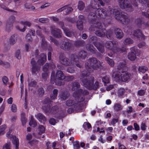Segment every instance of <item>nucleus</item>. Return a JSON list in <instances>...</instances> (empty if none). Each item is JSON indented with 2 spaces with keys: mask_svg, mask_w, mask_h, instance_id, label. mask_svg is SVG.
Wrapping results in <instances>:
<instances>
[{
  "mask_svg": "<svg viewBox=\"0 0 149 149\" xmlns=\"http://www.w3.org/2000/svg\"><path fill=\"white\" fill-rule=\"evenodd\" d=\"M109 12H110V14L113 13L115 15L116 19L120 21L123 24H127L130 22V19L128 14L124 12H120V9H111L107 12L108 13Z\"/></svg>",
  "mask_w": 149,
  "mask_h": 149,
  "instance_id": "1",
  "label": "nucleus"
},
{
  "mask_svg": "<svg viewBox=\"0 0 149 149\" xmlns=\"http://www.w3.org/2000/svg\"><path fill=\"white\" fill-rule=\"evenodd\" d=\"M80 79L84 86L88 89L96 90L99 88L98 81H96L94 84V78L93 76H90L88 78H81Z\"/></svg>",
  "mask_w": 149,
  "mask_h": 149,
  "instance_id": "2",
  "label": "nucleus"
},
{
  "mask_svg": "<svg viewBox=\"0 0 149 149\" xmlns=\"http://www.w3.org/2000/svg\"><path fill=\"white\" fill-rule=\"evenodd\" d=\"M132 78L131 73L127 71H121V73L117 72L114 76L115 80L117 82H128Z\"/></svg>",
  "mask_w": 149,
  "mask_h": 149,
  "instance_id": "3",
  "label": "nucleus"
},
{
  "mask_svg": "<svg viewBox=\"0 0 149 149\" xmlns=\"http://www.w3.org/2000/svg\"><path fill=\"white\" fill-rule=\"evenodd\" d=\"M94 22H95L92 24V26L98 29L95 31V34L100 37H104L105 36V32H104L105 29L104 24L100 22H96L95 21Z\"/></svg>",
  "mask_w": 149,
  "mask_h": 149,
  "instance_id": "4",
  "label": "nucleus"
},
{
  "mask_svg": "<svg viewBox=\"0 0 149 149\" xmlns=\"http://www.w3.org/2000/svg\"><path fill=\"white\" fill-rule=\"evenodd\" d=\"M88 66L90 65V68H92L94 70H97L101 65V63L95 57L89 58L88 61Z\"/></svg>",
  "mask_w": 149,
  "mask_h": 149,
  "instance_id": "5",
  "label": "nucleus"
},
{
  "mask_svg": "<svg viewBox=\"0 0 149 149\" xmlns=\"http://www.w3.org/2000/svg\"><path fill=\"white\" fill-rule=\"evenodd\" d=\"M52 105L51 104H48L47 106H43L42 107V109L44 111L45 113L55 114L58 111V107L57 106H54L52 108L51 107Z\"/></svg>",
  "mask_w": 149,
  "mask_h": 149,
  "instance_id": "6",
  "label": "nucleus"
},
{
  "mask_svg": "<svg viewBox=\"0 0 149 149\" xmlns=\"http://www.w3.org/2000/svg\"><path fill=\"white\" fill-rule=\"evenodd\" d=\"M118 2L121 8L126 9L129 11H132L133 10V6L127 0H118Z\"/></svg>",
  "mask_w": 149,
  "mask_h": 149,
  "instance_id": "7",
  "label": "nucleus"
},
{
  "mask_svg": "<svg viewBox=\"0 0 149 149\" xmlns=\"http://www.w3.org/2000/svg\"><path fill=\"white\" fill-rule=\"evenodd\" d=\"M96 15L101 18H104L107 15V14L106 11L104 9L98 8L96 10L95 13H91L89 14V16H92V19H94Z\"/></svg>",
  "mask_w": 149,
  "mask_h": 149,
  "instance_id": "8",
  "label": "nucleus"
},
{
  "mask_svg": "<svg viewBox=\"0 0 149 149\" xmlns=\"http://www.w3.org/2000/svg\"><path fill=\"white\" fill-rule=\"evenodd\" d=\"M70 65H75L80 68H82L83 64L79 62V58L77 55L74 54H72L70 57Z\"/></svg>",
  "mask_w": 149,
  "mask_h": 149,
  "instance_id": "9",
  "label": "nucleus"
},
{
  "mask_svg": "<svg viewBox=\"0 0 149 149\" xmlns=\"http://www.w3.org/2000/svg\"><path fill=\"white\" fill-rule=\"evenodd\" d=\"M58 57L59 61L61 64L65 66L70 65V60L66 57L64 53H60Z\"/></svg>",
  "mask_w": 149,
  "mask_h": 149,
  "instance_id": "10",
  "label": "nucleus"
},
{
  "mask_svg": "<svg viewBox=\"0 0 149 149\" xmlns=\"http://www.w3.org/2000/svg\"><path fill=\"white\" fill-rule=\"evenodd\" d=\"M60 48L64 51H69L71 49L72 44L69 41H62L60 43Z\"/></svg>",
  "mask_w": 149,
  "mask_h": 149,
  "instance_id": "11",
  "label": "nucleus"
},
{
  "mask_svg": "<svg viewBox=\"0 0 149 149\" xmlns=\"http://www.w3.org/2000/svg\"><path fill=\"white\" fill-rule=\"evenodd\" d=\"M11 131L12 130L10 129L9 131L6 134V136L9 138H11L12 137L13 139L12 140V143L15 146V148L16 149H19V143L18 139L15 136H12L10 134Z\"/></svg>",
  "mask_w": 149,
  "mask_h": 149,
  "instance_id": "12",
  "label": "nucleus"
},
{
  "mask_svg": "<svg viewBox=\"0 0 149 149\" xmlns=\"http://www.w3.org/2000/svg\"><path fill=\"white\" fill-rule=\"evenodd\" d=\"M50 29L51 33L54 36L58 38L62 37V33L60 29L52 26L50 27Z\"/></svg>",
  "mask_w": 149,
  "mask_h": 149,
  "instance_id": "13",
  "label": "nucleus"
},
{
  "mask_svg": "<svg viewBox=\"0 0 149 149\" xmlns=\"http://www.w3.org/2000/svg\"><path fill=\"white\" fill-rule=\"evenodd\" d=\"M131 52L128 53V58L131 61H134L136 58L135 53L137 49L135 47H132L130 49Z\"/></svg>",
  "mask_w": 149,
  "mask_h": 149,
  "instance_id": "14",
  "label": "nucleus"
},
{
  "mask_svg": "<svg viewBox=\"0 0 149 149\" xmlns=\"http://www.w3.org/2000/svg\"><path fill=\"white\" fill-rule=\"evenodd\" d=\"M88 63H86L85 64V66L87 71L85 70H83L81 72V75L82 77H87L90 74V72L91 71V68H90V65L88 66Z\"/></svg>",
  "mask_w": 149,
  "mask_h": 149,
  "instance_id": "15",
  "label": "nucleus"
},
{
  "mask_svg": "<svg viewBox=\"0 0 149 149\" xmlns=\"http://www.w3.org/2000/svg\"><path fill=\"white\" fill-rule=\"evenodd\" d=\"M47 56L46 54L45 53L41 54L39 56L38 62L39 64L41 65H43L46 60Z\"/></svg>",
  "mask_w": 149,
  "mask_h": 149,
  "instance_id": "16",
  "label": "nucleus"
},
{
  "mask_svg": "<svg viewBox=\"0 0 149 149\" xmlns=\"http://www.w3.org/2000/svg\"><path fill=\"white\" fill-rule=\"evenodd\" d=\"M114 31L116 38H117L120 39L123 37L124 33L121 29L116 28L115 29Z\"/></svg>",
  "mask_w": 149,
  "mask_h": 149,
  "instance_id": "17",
  "label": "nucleus"
},
{
  "mask_svg": "<svg viewBox=\"0 0 149 149\" xmlns=\"http://www.w3.org/2000/svg\"><path fill=\"white\" fill-rule=\"evenodd\" d=\"M56 79L60 80H62L64 79L65 78V76L63 72L61 70H57L56 74Z\"/></svg>",
  "mask_w": 149,
  "mask_h": 149,
  "instance_id": "18",
  "label": "nucleus"
},
{
  "mask_svg": "<svg viewBox=\"0 0 149 149\" xmlns=\"http://www.w3.org/2000/svg\"><path fill=\"white\" fill-rule=\"evenodd\" d=\"M31 63L32 65V71L33 73H35L38 71V67L37 65V64L34 58H32L31 61Z\"/></svg>",
  "mask_w": 149,
  "mask_h": 149,
  "instance_id": "19",
  "label": "nucleus"
},
{
  "mask_svg": "<svg viewBox=\"0 0 149 149\" xmlns=\"http://www.w3.org/2000/svg\"><path fill=\"white\" fill-rule=\"evenodd\" d=\"M36 118L41 123H43L46 121V119L45 116L40 113H38L35 116Z\"/></svg>",
  "mask_w": 149,
  "mask_h": 149,
  "instance_id": "20",
  "label": "nucleus"
},
{
  "mask_svg": "<svg viewBox=\"0 0 149 149\" xmlns=\"http://www.w3.org/2000/svg\"><path fill=\"white\" fill-rule=\"evenodd\" d=\"M81 102H79L75 103L74 106V109L77 112L81 111L82 109L81 105Z\"/></svg>",
  "mask_w": 149,
  "mask_h": 149,
  "instance_id": "21",
  "label": "nucleus"
},
{
  "mask_svg": "<svg viewBox=\"0 0 149 149\" xmlns=\"http://www.w3.org/2000/svg\"><path fill=\"white\" fill-rule=\"evenodd\" d=\"M94 45L97 47L98 50L101 52H104V47L103 45L100 43H95Z\"/></svg>",
  "mask_w": 149,
  "mask_h": 149,
  "instance_id": "22",
  "label": "nucleus"
},
{
  "mask_svg": "<svg viewBox=\"0 0 149 149\" xmlns=\"http://www.w3.org/2000/svg\"><path fill=\"white\" fill-rule=\"evenodd\" d=\"M87 49L91 52L94 54L96 52V49L94 48L93 46L91 44H88L86 45Z\"/></svg>",
  "mask_w": 149,
  "mask_h": 149,
  "instance_id": "23",
  "label": "nucleus"
},
{
  "mask_svg": "<svg viewBox=\"0 0 149 149\" xmlns=\"http://www.w3.org/2000/svg\"><path fill=\"white\" fill-rule=\"evenodd\" d=\"M87 54L86 51L81 50L79 52L78 56L81 59H84L86 57Z\"/></svg>",
  "mask_w": 149,
  "mask_h": 149,
  "instance_id": "24",
  "label": "nucleus"
},
{
  "mask_svg": "<svg viewBox=\"0 0 149 149\" xmlns=\"http://www.w3.org/2000/svg\"><path fill=\"white\" fill-rule=\"evenodd\" d=\"M17 35L16 34H15L12 35L9 40V43L11 45H13L15 44L17 40Z\"/></svg>",
  "mask_w": 149,
  "mask_h": 149,
  "instance_id": "25",
  "label": "nucleus"
},
{
  "mask_svg": "<svg viewBox=\"0 0 149 149\" xmlns=\"http://www.w3.org/2000/svg\"><path fill=\"white\" fill-rule=\"evenodd\" d=\"M114 35L113 31L111 30H109L106 31L105 36L109 39H112L113 38Z\"/></svg>",
  "mask_w": 149,
  "mask_h": 149,
  "instance_id": "26",
  "label": "nucleus"
},
{
  "mask_svg": "<svg viewBox=\"0 0 149 149\" xmlns=\"http://www.w3.org/2000/svg\"><path fill=\"white\" fill-rule=\"evenodd\" d=\"M65 35L68 37H71L74 34V32L73 30H70L68 28H66L63 30Z\"/></svg>",
  "mask_w": 149,
  "mask_h": 149,
  "instance_id": "27",
  "label": "nucleus"
},
{
  "mask_svg": "<svg viewBox=\"0 0 149 149\" xmlns=\"http://www.w3.org/2000/svg\"><path fill=\"white\" fill-rule=\"evenodd\" d=\"M133 35L138 38H139L143 36V35L142 33L141 30L139 29L134 31Z\"/></svg>",
  "mask_w": 149,
  "mask_h": 149,
  "instance_id": "28",
  "label": "nucleus"
},
{
  "mask_svg": "<svg viewBox=\"0 0 149 149\" xmlns=\"http://www.w3.org/2000/svg\"><path fill=\"white\" fill-rule=\"evenodd\" d=\"M69 95V94L66 91L62 92L60 95L61 98L63 100L66 99Z\"/></svg>",
  "mask_w": 149,
  "mask_h": 149,
  "instance_id": "29",
  "label": "nucleus"
},
{
  "mask_svg": "<svg viewBox=\"0 0 149 149\" xmlns=\"http://www.w3.org/2000/svg\"><path fill=\"white\" fill-rule=\"evenodd\" d=\"M135 23L139 27H140L144 23V21L142 18H138L136 19Z\"/></svg>",
  "mask_w": 149,
  "mask_h": 149,
  "instance_id": "30",
  "label": "nucleus"
},
{
  "mask_svg": "<svg viewBox=\"0 0 149 149\" xmlns=\"http://www.w3.org/2000/svg\"><path fill=\"white\" fill-rule=\"evenodd\" d=\"M118 69L119 70H126V65L125 63L120 62L119 65L117 66Z\"/></svg>",
  "mask_w": 149,
  "mask_h": 149,
  "instance_id": "31",
  "label": "nucleus"
},
{
  "mask_svg": "<svg viewBox=\"0 0 149 149\" xmlns=\"http://www.w3.org/2000/svg\"><path fill=\"white\" fill-rule=\"evenodd\" d=\"M77 28L80 30L81 31L83 29V22L81 20H78L77 23Z\"/></svg>",
  "mask_w": 149,
  "mask_h": 149,
  "instance_id": "32",
  "label": "nucleus"
},
{
  "mask_svg": "<svg viewBox=\"0 0 149 149\" xmlns=\"http://www.w3.org/2000/svg\"><path fill=\"white\" fill-rule=\"evenodd\" d=\"M105 46L106 47L110 49H112L113 48L114 44L113 42L111 41H107L105 44Z\"/></svg>",
  "mask_w": 149,
  "mask_h": 149,
  "instance_id": "33",
  "label": "nucleus"
},
{
  "mask_svg": "<svg viewBox=\"0 0 149 149\" xmlns=\"http://www.w3.org/2000/svg\"><path fill=\"white\" fill-rule=\"evenodd\" d=\"M75 45L77 46H82L85 45V42L83 40H77L75 41Z\"/></svg>",
  "mask_w": 149,
  "mask_h": 149,
  "instance_id": "34",
  "label": "nucleus"
},
{
  "mask_svg": "<svg viewBox=\"0 0 149 149\" xmlns=\"http://www.w3.org/2000/svg\"><path fill=\"white\" fill-rule=\"evenodd\" d=\"M126 49L124 46L121 48H116L114 52L117 53H121L126 52Z\"/></svg>",
  "mask_w": 149,
  "mask_h": 149,
  "instance_id": "35",
  "label": "nucleus"
},
{
  "mask_svg": "<svg viewBox=\"0 0 149 149\" xmlns=\"http://www.w3.org/2000/svg\"><path fill=\"white\" fill-rule=\"evenodd\" d=\"M133 40L130 38H126L123 41V43L125 45H128L133 43Z\"/></svg>",
  "mask_w": 149,
  "mask_h": 149,
  "instance_id": "36",
  "label": "nucleus"
},
{
  "mask_svg": "<svg viewBox=\"0 0 149 149\" xmlns=\"http://www.w3.org/2000/svg\"><path fill=\"white\" fill-rule=\"evenodd\" d=\"M41 45L43 49H45L47 46V41L45 39V37L41 38Z\"/></svg>",
  "mask_w": 149,
  "mask_h": 149,
  "instance_id": "37",
  "label": "nucleus"
},
{
  "mask_svg": "<svg viewBox=\"0 0 149 149\" xmlns=\"http://www.w3.org/2000/svg\"><path fill=\"white\" fill-rule=\"evenodd\" d=\"M105 60L107 61L108 64L111 67H113L114 65V62L113 61L111 58H109L108 57H106L105 58Z\"/></svg>",
  "mask_w": 149,
  "mask_h": 149,
  "instance_id": "38",
  "label": "nucleus"
},
{
  "mask_svg": "<svg viewBox=\"0 0 149 149\" xmlns=\"http://www.w3.org/2000/svg\"><path fill=\"white\" fill-rule=\"evenodd\" d=\"M58 91L56 89H54L53 91V94L50 95V98L52 100L56 98L58 94Z\"/></svg>",
  "mask_w": 149,
  "mask_h": 149,
  "instance_id": "39",
  "label": "nucleus"
},
{
  "mask_svg": "<svg viewBox=\"0 0 149 149\" xmlns=\"http://www.w3.org/2000/svg\"><path fill=\"white\" fill-rule=\"evenodd\" d=\"M21 116L22 124V125L24 126L25 124L27 122V119L25 117V113H22Z\"/></svg>",
  "mask_w": 149,
  "mask_h": 149,
  "instance_id": "40",
  "label": "nucleus"
},
{
  "mask_svg": "<svg viewBox=\"0 0 149 149\" xmlns=\"http://www.w3.org/2000/svg\"><path fill=\"white\" fill-rule=\"evenodd\" d=\"M85 7V4L84 2L81 1H79L78 5V8L80 10H82Z\"/></svg>",
  "mask_w": 149,
  "mask_h": 149,
  "instance_id": "41",
  "label": "nucleus"
},
{
  "mask_svg": "<svg viewBox=\"0 0 149 149\" xmlns=\"http://www.w3.org/2000/svg\"><path fill=\"white\" fill-rule=\"evenodd\" d=\"M80 87L79 83L77 82H74L72 84V90H75L79 88Z\"/></svg>",
  "mask_w": 149,
  "mask_h": 149,
  "instance_id": "42",
  "label": "nucleus"
},
{
  "mask_svg": "<svg viewBox=\"0 0 149 149\" xmlns=\"http://www.w3.org/2000/svg\"><path fill=\"white\" fill-rule=\"evenodd\" d=\"M45 131V127L42 125L39 126L38 128L39 132L38 134L39 135H40L42 133H44Z\"/></svg>",
  "mask_w": 149,
  "mask_h": 149,
  "instance_id": "43",
  "label": "nucleus"
},
{
  "mask_svg": "<svg viewBox=\"0 0 149 149\" xmlns=\"http://www.w3.org/2000/svg\"><path fill=\"white\" fill-rule=\"evenodd\" d=\"M114 109L116 111H118L122 109V106L119 104H116L113 106Z\"/></svg>",
  "mask_w": 149,
  "mask_h": 149,
  "instance_id": "44",
  "label": "nucleus"
},
{
  "mask_svg": "<svg viewBox=\"0 0 149 149\" xmlns=\"http://www.w3.org/2000/svg\"><path fill=\"white\" fill-rule=\"evenodd\" d=\"M49 38L51 41L53 42L56 46H58L59 45V43L58 41L57 40L54 38L52 36H50Z\"/></svg>",
  "mask_w": 149,
  "mask_h": 149,
  "instance_id": "45",
  "label": "nucleus"
},
{
  "mask_svg": "<svg viewBox=\"0 0 149 149\" xmlns=\"http://www.w3.org/2000/svg\"><path fill=\"white\" fill-rule=\"evenodd\" d=\"M102 80V82L104 83V86L106 85V84H108L109 82V78L107 76L103 77Z\"/></svg>",
  "mask_w": 149,
  "mask_h": 149,
  "instance_id": "46",
  "label": "nucleus"
},
{
  "mask_svg": "<svg viewBox=\"0 0 149 149\" xmlns=\"http://www.w3.org/2000/svg\"><path fill=\"white\" fill-rule=\"evenodd\" d=\"M91 7L93 9H96L97 7H99V4H97V2L94 1L91 3Z\"/></svg>",
  "mask_w": 149,
  "mask_h": 149,
  "instance_id": "47",
  "label": "nucleus"
},
{
  "mask_svg": "<svg viewBox=\"0 0 149 149\" xmlns=\"http://www.w3.org/2000/svg\"><path fill=\"white\" fill-rule=\"evenodd\" d=\"M125 93V90L122 88H120L118 91V95L119 97L122 98Z\"/></svg>",
  "mask_w": 149,
  "mask_h": 149,
  "instance_id": "48",
  "label": "nucleus"
},
{
  "mask_svg": "<svg viewBox=\"0 0 149 149\" xmlns=\"http://www.w3.org/2000/svg\"><path fill=\"white\" fill-rule=\"evenodd\" d=\"M75 104L74 101L71 99L69 100L66 102V105L69 107L72 106L73 105H74Z\"/></svg>",
  "mask_w": 149,
  "mask_h": 149,
  "instance_id": "49",
  "label": "nucleus"
},
{
  "mask_svg": "<svg viewBox=\"0 0 149 149\" xmlns=\"http://www.w3.org/2000/svg\"><path fill=\"white\" fill-rule=\"evenodd\" d=\"M49 20L48 18H40L39 19L38 21L39 22L42 23H46L49 22Z\"/></svg>",
  "mask_w": 149,
  "mask_h": 149,
  "instance_id": "50",
  "label": "nucleus"
},
{
  "mask_svg": "<svg viewBox=\"0 0 149 149\" xmlns=\"http://www.w3.org/2000/svg\"><path fill=\"white\" fill-rule=\"evenodd\" d=\"M73 9L71 7H69L68 6H67V8H66L65 9V13L64 14L65 15H67L71 13L72 10Z\"/></svg>",
  "mask_w": 149,
  "mask_h": 149,
  "instance_id": "51",
  "label": "nucleus"
},
{
  "mask_svg": "<svg viewBox=\"0 0 149 149\" xmlns=\"http://www.w3.org/2000/svg\"><path fill=\"white\" fill-rule=\"evenodd\" d=\"M6 128V126L5 125H3L0 127V135L3 134L5 133L4 130Z\"/></svg>",
  "mask_w": 149,
  "mask_h": 149,
  "instance_id": "52",
  "label": "nucleus"
},
{
  "mask_svg": "<svg viewBox=\"0 0 149 149\" xmlns=\"http://www.w3.org/2000/svg\"><path fill=\"white\" fill-rule=\"evenodd\" d=\"M148 70V68L144 66H141L139 67V72L144 73Z\"/></svg>",
  "mask_w": 149,
  "mask_h": 149,
  "instance_id": "53",
  "label": "nucleus"
},
{
  "mask_svg": "<svg viewBox=\"0 0 149 149\" xmlns=\"http://www.w3.org/2000/svg\"><path fill=\"white\" fill-rule=\"evenodd\" d=\"M13 27V24H10L7 23L6 25V30L7 31L9 32L12 29Z\"/></svg>",
  "mask_w": 149,
  "mask_h": 149,
  "instance_id": "54",
  "label": "nucleus"
},
{
  "mask_svg": "<svg viewBox=\"0 0 149 149\" xmlns=\"http://www.w3.org/2000/svg\"><path fill=\"white\" fill-rule=\"evenodd\" d=\"M15 17L14 16H11L9 18L7 23L12 24L15 21Z\"/></svg>",
  "mask_w": 149,
  "mask_h": 149,
  "instance_id": "55",
  "label": "nucleus"
},
{
  "mask_svg": "<svg viewBox=\"0 0 149 149\" xmlns=\"http://www.w3.org/2000/svg\"><path fill=\"white\" fill-rule=\"evenodd\" d=\"M97 40V37L96 36H92L89 39V41L92 42L94 45L95 43H97L96 42Z\"/></svg>",
  "mask_w": 149,
  "mask_h": 149,
  "instance_id": "56",
  "label": "nucleus"
},
{
  "mask_svg": "<svg viewBox=\"0 0 149 149\" xmlns=\"http://www.w3.org/2000/svg\"><path fill=\"white\" fill-rule=\"evenodd\" d=\"M3 149L5 148L6 149H11L10 143V142H8L7 143H5L3 146Z\"/></svg>",
  "mask_w": 149,
  "mask_h": 149,
  "instance_id": "57",
  "label": "nucleus"
},
{
  "mask_svg": "<svg viewBox=\"0 0 149 149\" xmlns=\"http://www.w3.org/2000/svg\"><path fill=\"white\" fill-rule=\"evenodd\" d=\"M15 56L18 59H20L21 58V57L20 50L18 49L16 51L15 53Z\"/></svg>",
  "mask_w": 149,
  "mask_h": 149,
  "instance_id": "58",
  "label": "nucleus"
},
{
  "mask_svg": "<svg viewBox=\"0 0 149 149\" xmlns=\"http://www.w3.org/2000/svg\"><path fill=\"white\" fill-rule=\"evenodd\" d=\"M73 146L74 149H79L80 147L79 144V141H76L75 142L73 143Z\"/></svg>",
  "mask_w": 149,
  "mask_h": 149,
  "instance_id": "59",
  "label": "nucleus"
},
{
  "mask_svg": "<svg viewBox=\"0 0 149 149\" xmlns=\"http://www.w3.org/2000/svg\"><path fill=\"white\" fill-rule=\"evenodd\" d=\"M37 83L34 80H32L29 83V86L30 87H34L36 86Z\"/></svg>",
  "mask_w": 149,
  "mask_h": 149,
  "instance_id": "60",
  "label": "nucleus"
},
{
  "mask_svg": "<svg viewBox=\"0 0 149 149\" xmlns=\"http://www.w3.org/2000/svg\"><path fill=\"white\" fill-rule=\"evenodd\" d=\"M29 125L31 126L32 125H33V127H35L37 125V123L36 121L33 119H31L29 123Z\"/></svg>",
  "mask_w": 149,
  "mask_h": 149,
  "instance_id": "61",
  "label": "nucleus"
},
{
  "mask_svg": "<svg viewBox=\"0 0 149 149\" xmlns=\"http://www.w3.org/2000/svg\"><path fill=\"white\" fill-rule=\"evenodd\" d=\"M74 79V77L73 76H68L66 77L65 76V78L64 79L67 81H71L73 80Z\"/></svg>",
  "mask_w": 149,
  "mask_h": 149,
  "instance_id": "62",
  "label": "nucleus"
},
{
  "mask_svg": "<svg viewBox=\"0 0 149 149\" xmlns=\"http://www.w3.org/2000/svg\"><path fill=\"white\" fill-rule=\"evenodd\" d=\"M38 94L39 95H43L45 93L44 90L42 88H39L38 91Z\"/></svg>",
  "mask_w": 149,
  "mask_h": 149,
  "instance_id": "63",
  "label": "nucleus"
},
{
  "mask_svg": "<svg viewBox=\"0 0 149 149\" xmlns=\"http://www.w3.org/2000/svg\"><path fill=\"white\" fill-rule=\"evenodd\" d=\"M83 90L82 89H80L77 90L76 92V93L77 94V97H79V96L82 95L83 93Z\"/></svg>",
  "mask_w": 149,
  "mask_h": 149,
  "instance_id": "64",
  "label": "nucleus"
}]
</instances>
